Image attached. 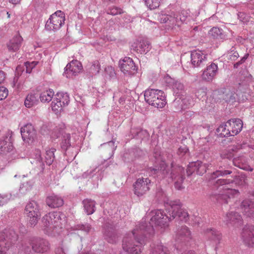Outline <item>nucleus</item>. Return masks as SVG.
<instances>
[{"mask_svg":"<svg viewBox=\"0 0 254 254\" xmlns=\"http://www.w3.org/2000/svg\"><path fill=\"white\" fill-rule=\"evenodd\" d=\"M207 236L215 243H218L221 238L219 232L214 229H208L206 232Z\"/></svg>","mask_w":254,"mask_h":254,"instance_id":"obj_40","label":"nucleus"},{"mask_svg":"<svg viewBox=\"0 0 254 254\" xmlns=\"http://www.w3.org/2000/svg\"><path fill=\"white\" fill-rule=\"evenodd\" d=\"M218 72L217 64L212 63L203 71L201 77L203 80L210 82L212 81Z\"/></svg>","mask_w":254,"mask_h":254,"instance_id":"obj_19","label":"nucleus"},{"mask_svg":"<svg viewBox=\"0 0 254 254\" xmlns=\"http://www.w3.org/2000/svg\"><path fill=\"white\" fill-rule=\"evenodd\" d=\"M228 127L227 122L221 125L216 129L218 133H219L221 136L228 137L230 136V131L229 129L227 128Z\"/></svg>","mask_w":254,"mask_h":254,"instance_id":"obj_44","label":"nucleus"},{"mask_svg":"<svg viewBox=\"0 0 254 254\" xmlns=\"http://www.w3.org/2000/svg\"><path fill=\"white\" fill-rule=\"evenodd\" d=\"M151 181L147 178H139L133 184L134 193L137 196H141L149 190Z\"/></svg>","mask_w":254,"mask_h":254,"instance_id":"obj_10","label":"nucleus"},{"mask_svg":"<svg viewBox=\"0 0 254 254\" xmlns=\"http://www.w3.org/2000/svg\"><path fill=\"white\" fill-rule=\"evenodd\" d=\"M84 210L88 215L93 214L95 211V202L89 199L83 201Z\"/></svg>","mask_w":254,"mask_h":254,"instance_id":"obj_36","label":"nucleus"},{"mask_svg":"<svg viewBox=\"0 0 254 254\" xmlns=\"http://www.w3.org/2000/svg\"><path fill=\"white\" fill-rule=\"evenodd\" d=\"M188 151H189V149L188 148V147L185 145H183V146H180L178 148V151H177V154L179 156L182 157V156H184L185 155H186L187 153H188Z\"/></svg>","mask_w":254,"mask_h":254,"instance_id":"obj_58","label":"nucleus"},{"mask_svg":"<svg viewBox=\"0 0 254 254\" xmlns=\"http://www.w3.org/2000/svg\"><path fill=\"white\" fill-rule=\"evenodd\" d=\"M242 236L246 244L250 247L254 246V226L245 227Z\"/></svg>","mask_w":254,"mask_h":254,"instance_id":"obj_20","label":"nucleus"},{"mask_svg":"<svg viewBox=\"0 0 254 254\" xmlns=\"http://www.w3.org/2000/svg\"><path fill=\"white\" fill-rule=\"evenodd\" d=\"M151 48L150 43L147 40H142L139 42L134 43L131 49L141 54L148 52Z\"/></svg>","mask_w":254,"mask_h":254,"instance_id":"obj_27","label":"nucleus"},{"mask_svg":"<svg viewBox=\"0 0 254 254\" xmlns=\"http://www.w3.org/2000/svg\"><path fill=\"white\" fill-rule=\"evenodd\" d=\"M31 158L36 160L37 162L43 163V159L41 157V151L39 149H35L31 154Z\"/></svg>","mask_w":254,"mask_h":254,"instance_id":"obj_51","label":"nucleus"},{"mask_svg":"<svg viewBox=\"0 0 254 254\" xmlns=\"http://www.w3.org/2000/svg\"><path fill=\"white\" fill-rule=\"evenodd\" d=\"M151 217L149 225L141 224L139 226L146 233L151 234L154 232L153 227L159 226L161 228H166L168 226V223L171 221V217L167 213H164L161 210L152 211L150 214Z\"/></svg>","mask_w":254,"mask_h":254,"instance_id":"obj_3","label":"nucleus"},{"mask_svg":"<svg viewBox=\"0 0 254 254\" xmlns=\"http://www.w3.org/2000/svg\"><path fill=\"white\" fill-rule=\"evenodd\" d=\"M241 208L244 215L254 217V201L249 199L244 200L242 202Z\"/></svg>","mask_w":254,"mask_h":254,"instance_id":"obj_26","label":"nucleus"},{"mask_svg":"<svg viewBox=\"0 0 254 254\" xmlns=\"http://www.w3.org/2000/svg\"><path fill=\"white\" fill-rule=\"evenodd\" d=\"M64 12L61 10H58L51 15L46 23L45 28L48 30H59L64 24Z\"/></svg>","mask_w":254,"mask_h":254,"instance_id":"obj_8","label":"nucleus"},{"mask_svg":"<svg viewBox=\"0 0 254 254\" xmlns=\"http://www.w3.org/2000/svg\"><path fill=\"white\" fill-rule=\"evenodd\" d=\"M54 92L52 90L49 89L42 92L40 95V99L43 103H49L54 96Z\"/></svg>","mask_w":254,"mask_h":254,"instance_id":"obj_37","label":"nucleus"},{"mask_svg":"<svg viewBox=\"0 0 254 254\" xmlns=\"http://www.w3.org/2000/svg\"><path fill=\"white\" fill-rule=\"evenodd\" d=\"M231 173L232 171L229 170H217L215 172H214L210 175L209 180H213L219 176H223L231 174Z\"/></svg>","mask_w":254,"mask_h":254,"instance_id":"obj_47","label":"nucleus"},{"mask_svg":"<svg viewBox=\"0 0 254 254\" xmlns=\"http://www.w3.org/2000/svg\"><path fill=\"white\" fill-rule=\"evenodd\" d=\"M23 41L22 37L17 34L7 43V47L9 51L16 52L21 46Z\"/></svg>","mask_w":254,"mask_h":254,"instance_id":"obj_29","label":"nucleus"},{"mask_svg":"<svg viewBox=\"0 0 254 254\" xmlns=\"http://www.w3.org/2000/svg\"><path fill=\"white\" fill-rule=\"evenodd\" d=\"M220 156L223 159H230L233 157V153L230 151V150H225L220 153Z\"/></svg>","mask_w":254,"mask_h":254,"instance_id":"obj_57","label":"nucleus"},{"mask_svg":"<svg viewBox=\"0 0 254 254\" xmlns=\"http://www.w3.org/2000/svg\"><path fill=\"white\" fill-rule=\"evenodd\" d=\"M224 221L227 224H231L235 227L240 226L242 222L241 216L232 211L226 214L224 217Z\"/></svg>","mask_w":254,"mask_h":254,"instance_id":"obj_22","label":"nucleus"},{"mask_svg":"<svg viewBox=\"0 0 254 254\" xmlns=\"http://www.w3.org/2000/svg\"><path fill=\"white\" fill-rule=\"evenodd\" d=\"M136 136L141 140H147L149 138V134L146 130L140 129L137 132Z\"/></svg>","mask_w":254,"mask_h":254,"instance_id":"obj_53","label":"nucleus"},{"mask_svg":"<svg viewBox=\"0 0 254 254\" xmlns=\"http://www.w3.org/2000/svg\"><path fill=\"white\" fill-rule=\"evenodd\" d=\"M79 251H73L70 249L69 243L64 240L55 250V254H77Z\"/></svg>","mask_w":254,"mask_h":254,"instance_id":"obj_24","label":"nucleus"},{"mask_svg":"<svg viewBox=\"0 0 254 254\" xmlns=\"http://www.w3.org/2000/svg\"><path fill=\"white\" fill-rule=\"evenodd\" d=\"M161 0H145V4L150 9L159 7Z\"/></svg>","mask_w":254,"mask_h":254,"instance_id":"obj_49","label":"nucleus"},{"mask_svg":"<svg viewBox=\"0 0 254 254\" xmlns=\"http://www.w3.org/2000/svg\"><path fill=\"white\" fill-rule=\"evenodd\" d=\"M39 102L38 95L35 93H30L26 96L24 105L26 108H30L37 105Z\"/></svg>","mask_w":254,"mask_h":254,"instance_id":"obj_34","label":"nucleus"},{"mask_svg":"<svg viewBox=\"0 0 254 254\" xmlns=\"http://www.w3.org/2000/svg\"><path fill=\"white\" fill-rule=\"evenodd\" d=\"M58 128H57L52 134V137L54 139L58 138L60 136V134L62 133V141L61 142V147L63 150H66L71 145L70 142V135L69 133H64L63 130L59 131L57 133V131Z\"/></svg>","mask_w":254,"mask_h":254,"instance_id":"obj_25","label":"nucleus"},{"mask_svg":"<svg viewBox=\"0 0 254 254\" xmlns=\"http://www.w3.org/2000/svg\"><path fill=\"white\" fill-rule=\"evenodd\" d=\"M147 234L139 226L127 234L123 241V249L127 254H139Z\"/></svg>","mask_w":254,"mask_h":254,"instance_id":"obj_1","label":"nucleus"},{"mask_svg":"<svg viewBox=\"0 0 254 254\" xmlns=\"http://www.w3.org/2000/svg\"><path fill=\"white\" fill-rule=\"evenodd\" d=\"M240 149V145H237V146H233L231 147V148H230V151L232 152L233 153L234 152L237 151V150Z\"/></svg>","mask_w":254,"mask_h":254,"instance_id":"obj_63","label":"nucleus"},{"mask_svg":"<svg viewBox=\"0 0 254 254\" xmlns=\"http://www.w3.org/2000/svg\"><path fill=\"white\" fill-rule=\"evenodd\" d=\"M5 79V74L4 71L0 70V84L3 83Z\"/></svg>","mask_w":254,"mask_h":254,"instance_id":"obj_62","label":"nucleus"},{"mask_svg":"<svg viewBox=\"0 0 254 254\" xmlns=\"http://www.w3.org/2000/svg\"><path fill=\"white\" fill-rule=\"evenodd\" d=\"M25 212L28 217L29 224L31 226H35L41 216L39 206L37 202L32 201L29 202L25 207Z\"/></svg>","mask_w":254,"mask_h":254,"instance_id":"obj_9","label":"nucleus"},{"mask_svg":"<svg viewBox=\"0 0 254 254\" xmlns=\"http://www.w3.org/2000/svg\"><path fill=\"white\" fill-rule=\"evenodd\" d=\"M21 134L23 140L29 142L33 141L36 136V132L31 124H27L21 128Z\"/></svg>","mask_w":254,"mask_h":254,"instance_id":"obj_17","label":"nucleus"},{"mask_svg":"<svg viewBox=\"0 0 254 254\" xmlns=\"http://www.w3.org/2000/svg\"><path fill=\"white\" fill-rule=\"evenodd\" d=\"M227 126L231 128L232 135L234 136L241 131L243 122L240 119H232L227 121Z\"/></svg>","mask_w":254,"mask_h":254,"instance_id":"obj_28","label":"nucleus"},{"mask_svg":"<svg viewBox=\"0 0 254 254\" xmlns=\"http://www.w3.org/2000/svg\"><path fill=\"white\" fill-rule=\"evenodd\" d=\"M208 168L207 164L203 163L201 161L197 160L195 162L190 163L188 166L186 172L188 176H190L194 172L199 175L204 174Z\"/></svg>","mask_w":254,"mask_h":254,"instance_id":"obj_15","label":"nucleus"},{"mask_svg":"<svg viewBox=\"0 0 254 254\" xmlns=\"http://www.w3.org/2000/svg\"><path fill=\"white\" fill-rule=\"evenodd\" d=\"M170 167L167 165L166 162L162 161L160 163V166L158 169L153 168L152 171L154 172V174L158 175H162L163 177H166L169 173Z\"/></svg>","mask_w":254,"mask_h":254,"instance_id":"obj_33","label":"nucleus"},{"mask_svg":"<svg viewBox=\"0 0 254 254\" xmlns=\"http://www.w3.org/2000/svg\"><path fill=\"white\" fill-rule=\"evenodd\" d=\"M11 195L10 193L0 194V206L6 204L11 198Z\"/></svg>","mask_w":254,"mask_h":254,"instance_id":"obj_52","label":"nucleus"},{"mask_svg":"<svg viewBox=\"0 0 254 254\" xmlns=\"http://www.w3.org/2000/svg\"><path fill=\"white\" fill-rule=\"evenodd\" d=\"M8 95V90L3 86L0 87V101L4 99Z\"/></svg>","mask_w":254,"mask_h":254,"instance_id":"obj_59","label":"nucleus"},{"mask_svg":"<svg viewBox=\"0 0 254 254\" xmlns=\"http://www.w3.org/2000/svg\"><path fill=\"white\" fill-rule=\"evenodd\" d=\"M233 162L234 165H235V166H237L240 168H242L241 164L238 162V160L236 158L233 159Z\"/></svg>","mask_w":254,"mask_h":254,"instance_id":"obj_64","label":"nucleus"},{"mask_svg":"<svg viewBox=\"0 0 254 254\" xmlns=\"http://www.w3.org/2000/svg\"><path fill=\"white\" fill-rule=\"evenodd\" d=\"M47 204L51 208H57L62 206L64 204L63 199L57 195L52 194L46 198Z\"/></svg>","mask_w":254,"mask_h":254,"instance_id":"obj_31","label":"nucleus"},{"mask_svg":"<svg viewBox=\"0 0 254 254\" xmlns=\"http://www.w3.org/2000/svg\"><path fill=\"white\" fill-rule=\"evenodd\" d=\"M65 216L60 212H52L42 219V227L48 235H55L60 232L64 221Z\"/></svg>","mask_w":254,"mask_h":254,"instance_id":"obj_2","label":"nucleus"},{"mask_svg":"<svg viewBox=\"0 0 254 254\" xmlns=\"http://www.w3.org/2000/svg\"><path fill=\"white\" fill-rule=\"evenodd\" d=\"M33 251L37 253L43 254L50 249L49 242L40 238H33L29 241Z\"/></svg>","mask_w":254,"mask_h":254,"instance_id":"obj_11","label":"nucleus"},{"mask_svg":"<svg viewBox=\"0 0 254 254\" xmlns=\"http://www.w3.org/2000/svg\"><path fill=\"white\" fill-rule=\"evenodd\" d=\"M58 100L59 99H56L54 97L51 104L52 109L56 114L60 112L63 110V107L62 103H61L60 101H59Z\"/></svg>","mask_w":254,"mask_h":254,"instance_id":"obj_45","label":"nucleus"},{"mask_svg":"<svg viewBox=\"0 0 254 254\" xmlns=\"http://www.w3.org/2000/svg\"><path fill=\"white\" fill-rule=\"evenodd\" d=\"M105 239L110 243H115L118 240L119 235L115 228V225L107 222L104 226Z\"/></svg>","mask_w":254,"mask_h":254,"instance_id":"obj_16","label":"nucleus"},{"mask_svg":"<svg viewBox=\"0 0 254 254\" xmlns=\"http://www.w3.org/2000/svg\"><path fill=\"white\" fill-rule=\"evenodd\" d=\"M239 57V55L237 51H234V50H233L231 52H230V59L231 60L235 61Z\"/></svg>","mask_w":254,"mask_h":254,"instance_id":"obj_60","label":"nucleus"},{"mask_svg":"<svg viewBox=\"0 0 254 254\" xmlns=\"http://www.w3.org/2000/svg\"><path fill=\"white\" fill-rule=\"evenodd\" d=\"M182 108L185 109L191 107L193 104V99L190 96L187 95L182 99Z\"/></svg>","mask_w":254,"mask_h":254,"instance_id":"obj_46","label":"nucleus"},{"mask_svg":"<svg viewBox=\"0 0 254 254\" xmlns=\"http://www.w3.org/2000/svg\"><path fill=\"white\" fill-rule=\"evenodd\" d=\"M120 67L121 71L127 75L134 74L137 70V66L135 65L132 59L126 57L119 62Z\"/></svg>","mask_w":254,"mask_h":254,"instance_id":"obj_13","label":"nucleus"},{"mask_svg":"<svg viewBox=\"0 0 254 254\" xmlns=\"http://www.w3.org/2000/svg\"><path fill=\"white\" fill-rule=\"evenodd\" d=\"M18 239V235L12 229L0 232V254H5L11 245Z\"/></svg>","mask_w":254,"mask_h":254,"instance_id":"obj_6","label":"nucleus"},{"mask_svg":"<svg viewBox=\"0 0 254 254\" xmlns=\"http://www.w3.org/2000/svg\"><path fill=\"white\" fill-rule=\"evenodd\" d=\"M28 190V185L22 184L19 189V192L21 194H25Z\"/></svg>","mask_w":254,"mask_h":254,"instance_id":"obj_61","label":"nucleus"},{"mask_svg":"<svg viewBox=\"0 0 254 254\" xmlns=\"http://www.w3.org/2000/svg\"><path fill=\"white\" fill-rule=\"evenodd\" d=\"M122 12V9L117 7H111L107 10V13L113 15L121 14Z\"/></svg>","mask_w":254,"mask_h":254,"instance_id":"obj_56","label":"nucleus"},{"mask_svg":"<svg viewBox=\"0 0 254 254\" xmlns=\"http://www.w3.org/2000/svg\"><path fill=\"white\" fill-rule=\"evenodd\" d=\"M90 70L92 74H96L99 72L100 64L98 61H95L93 62Z\"/></svg>","mask_w":254,"mask_h":254,"instance_id":"obj_50","label":"nucleus"},{"mask_svg":"<svg viewBox=\"0 0 254 254\" xmlns=\"http://www.w3.org/2000/svg\"><path fill=\"white\" fill-rule=\"evenodd\" d=\"M99 148L103 155L109 159L113 155L116 146L113 141H110L101 144Z\"/></svg>","mask_w":254,"mask_h":254,"instance_id":"obj_23","label":"nucleus"},{"mask_svg":"<svg viewBox=\"0 0 254 254\" xmlns=\"http://www.w3.org/2000/svg\"><path fill=\"white\" fill-rule=\"evenodd\" d=\"M174 17V11H169L168 10H166L164 13H161L159 15L158 19L161 23H166L169 21L173 24H174V20H175Z\"/></svg>","mask_w":254,"mask_h":254,"instance_id":"obj_32","label":"nucleus"},{"mask_svg":"<svg viewBox=\"0 0 254 254\" xmlns=\"http://www.w3.org/2000/svg\"><path fill=\"white\" fill-rule=\"evenodd\" d=\"M167 212L171 217V220L178 218L180 220L187 222L189 219V214L184 209L181 208L180 204L177 202L170 201L166 206Z\"/></svg>","mask_w":254,"mask_h":254,"instance_id":"obj_7","label":"nucleus"},{"mask_svg":"<svg viewBox=\"0 0 254 254\" xmlns=\"http://www.w3.org/2000/svg\"><path fill=\"white\" fill-rule=\"evenodd\" d=\"M150 254H170V252L166 247L160 244L153 249Z\"/></svg>","mask_w":254,"mask_h":254,"instance_id":"obj_41","label":"nucleus"},{"mask_svg":"<svg viewBox=\"0 0 254 254\" xmlns=\"http://www.w3.org/2000/svg\"><path fill=\"white\" fill-rule=\"evenodd\" d=\"M82 69L81 63L77 60H73L66 65L63 75L67 78H71L79 73Z\"/></svg>","mask_w":254,"mask_h":254,"instance_id":"obj_14","label":"nucleus"},{"mask_svg":"<svg viewBox=\"0 0 254 254\" xmlns=\"http://www.w3.org/2000/svg\"><path fill=\"white\" fill-rule=\"evenodd\" d=\"M185 174L184 168L179 166L174 167L170 173L171 177L174 181L175 187L177 190H180L184 188L182 184L185 178Z\"/></svg>","mask_w":254,"mask_h":254,"instance_id":"obj_12","label":"nucleus"},{"mask_svg":"<svg viewBox=\"0 0 254 254\" xmlns=\"http://www.w3.org/2000/svg\"><path fill=\"white\" fill-rule=\"evenodd\" d=\"M172 88L174 93H175L176 96L179 97L182 95V93H183L184 89V86L182 83L179 81L173 82Z\"/></svg>","mask_w":254,"mask_h":254,"instance_id":"obj_43","label":"nucleus"},{"mask_svg":"<svg viewBox=\"0 0 254 254\" xmlns=\"http://www.w3.org/2000/svg\"><path fill=\"white\" fill-rule=\"evenodd\" d=\"M192 238L189 229L186 226L179 228L176 234L175 239L178 242H189Z\"/></svg>","mask_w":254,"mask_h":254,"instance_id":"obj_21","label":"nucleus"},{"mask_svg":"<svg viewBox=\"0 0 254 254\" xmlns=\"http://www.w3.org/2000/svg\"><path fill=\"white\" fill-rule=\"evenodd\" d=\"M38 62L33 61L32 62H27L25 63V66L26 67V71L27 73H30L32 69L38 64Z\"/></svg>","mask_w":254,"mask_h":254,"instance_id":"obj_55","label":"nucleus"},{"mask_svg":"<svg viewBox=\"0 0 254 254\" xmlns=\"http://www.w3.org/2000/svg\"><path fill=\"white\" fill-rule=\"evenodd\" d=\"M56 149L54 148H47L45 155V162L47 165H50L55 159L54 152Z\"/></svg>","mask_w":254,"mask_h":254,"instance_id":"obj_38","label":"nucleus"},{"mask_svg":"<svg viewBox=\"0 0 254 254\" xmlns=\"http://www.w3.org/2000/svg\"><path fill=\"white\" fill-rule=\"evenodd\" d=\"M190 11L189 10H182L179 15L175 13L174 24H179V22H184L188 18L190 17Z\"/></svg>","mask_w":254,"mask_h":254,"instance_id":"obj_35","label":"nucleus"},{"mask_svg":"<svg viewBox=\"0 0 254 254\" xmlns=\"http://www.w3.org/2000/svg\"><path fill=\"white\" fill-rule=\"evenodd\" d=\"M207 54L203 51L195 50L191 53V63L194 67L200 66L207 60Z\"/></svg>","mask_w":254,"mask_h":254,"instance_id":"obj_18","label":"nucleus"},{"mask_svg":"<svg viewBox=\"0 0 254 254\" xmlns=\"http://www.w3.org/2000/svg\"><path fill=\"white\" fill-rule=\"evenodd\" d=\"M144 96L145 101L154 107L162 108L166 104L165 94L162 90L149 88L145 91Z\"/></svg>","mask_w":254,"mask_h":254,"instance_id":"obj_4","label":"nucleus"},{"mask_svg":"<svg viewBox=\"0 0 254 254\" xmlns=\"http://www.w3.org/2000/svg\"><path fill=\"white\" fill-rule=\"evenodd\" d=\"M104 75L105 78L109 79L115 77L116 73L114 68L111 66H108L105 68Z\"/></svg>","mask_w":254,"mask_h":254,"instance_id":"obj_48","label":"nucleus"},{"mask_svg":"<svg viewBox=\"0 0 254 254\" xmlns=\"http://www.w3.org/2000/svg\"><path fill=\"white\" fill-rule=\"evenodd\" d=\"M74 229L81 230L88 233L91 230V227L89 224H78L75 226Z\"/></svg>","mask_w":254,"mask_h":254,"instance_id":"obj_54","label":"nucleus"},{"mask_svg":"<svg viewBox=\"0 0 254 254\" xmlns=\"http://www.w3.org/2000/svg\"><path fill=\"white\" fill-rule=\"evenodd\" d=\"M13 146L11 136H5L3 139L0 140V153L6 154L13 150Z\"/></svg>","mask_w":254,"mask_h":254,"instance_id":"obj_30","label":"nucleus"},{"mask_svg":"<svg viewBox=\"0 0 254 254\" xmlns=\"http://www.w3.org/2000/svg\"><path fill=\"white\" fill-rule=\"evenodd\" d=\"M55 98L59 101H60V103H62L63 106L67 105L69 102V97L67 93L59 92L57 93Z\"/></svg>","mask_w":254,"mask_h":254,"instance_id":"obj_42","label":"nucleus"},{"mask_svg":"<svg viewBox=\"0 0 254 254\" xmlns=\"http://www.w3.org/2000/svg\"><path fill=\"white\" fill-rule=\"evenodd\" d=\"M234 182L233 180L230 179H219L215 183L214 186L220 191V193L218 194V200L220 202L221 198L227 202L226 197L230 198L239 193V191L236 189H233L230 188L231 184Z\"/></svg>","mask_w":254,"mask_h":254,"instance_id":"obj_5","label":"nucleus"},{"mask_svg":"<svg viewBox=\"0 0 254 254\" xmlns=\"http://www.w3.org/2000/svg\"><path fill=\"white\" fill-rule=\"evenodd\" d=\"M209 34L215 39H223L225 36L222 29L218 27H213L209 31Z\"/></svg>","mask_w":254,"mask_h":254,"instance_id":"obj_39","label":"nucleus"}]
</instances>
